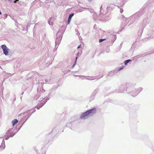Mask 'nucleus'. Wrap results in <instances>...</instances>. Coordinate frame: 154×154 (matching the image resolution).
<instances>
[{
	"instance_id": "4468645a",
	"label": "nucleus",
	"mask_w": 154,
	"mask_h": 154,
	"mask_svg": "<svg viewBox=\"0 0 154 154\" xmlns=\"http://www.w3.org/2000/svg\"><path fill=\"white\" fill-rule=\"evenodd\" d=\"M75 63H74V64L73 66L75 65Z\"/></svg>"
},
{
	"instance_id": "ddd939ff",
	"label": "nucleus",
	"mask_w": 154,
	"mask_h": 154,
	"mask_svg": "<svg viewBox=\"0 0 154 154\" xmlns=\"http://www.w3.org/2000/svg\"><path fill=\"white\" fill-rule=\"evenodd\" d=\"M36 108H37L38 109H39V108H38V107H36Z\"/></svg>"
},
{
	"instance_id": "9b49d317",
	"label": "nucleus",
	"mask_w": 154,
	"mask_h": 154,
	"mask_svg": "<svg viewBox=\"0 0 154 154\" xmlns=\"http://www.w3.org/2000/svg\"><path fill=\"white\" fill-rule=\"evenodd\" d=\"M77 57H76V58H75V62L76 61V60H77Z\"/></svg>"
},
{
	"instance_id": "423d86ee",
	"label": "nucleus",
	"mask_w": 154,
	"mask_h": 154,
	"mask_svg": "<svg viewBox=\"0 0 154 154\" xmlns=\"http://www.w3.org/2000/svg\"><path fill=\"white\" fill-rule=\"evenodd\" d=\"M106 39H105H105H100L99 40V42H103V41H105Z\"/></svg>"
},
{
	"instance_id": "f8f14e48",
	"label": "nucleus",
	"mask_w": 154,
	"mask_h": 154,
	"mask_svg": "<svg viewBox=\"0 0 154 154\" xmlns=\"http://www.w3.org/2000/svg\"><path fill=\"white\" fill-rule=\"evenodd\" d=\"M0 15L2 14V13H1V12L0 11Z\"/></svg>"
},
{
	"instance_id": "9d476101",
	"label": "nucleus",
	"mask_w": 154,
	"mask_h": 154,
	"mask_svg": "<svg viewBox=\"0 0 154 154\" xmlns=\"http://www.w3.org/2000/svg\"><path fill=\"white\" fill-rule=\"evenodd\" d=\"M3 146H5V145H3ZM2 146L4 148L5 147V146H2L1 145L0 146V147H1Z\"/></svg>"
},
{
	"instance_id": "f257e3e1",
	"label": "nucleus",
	"mask_w": 154,
	"mask_h": 154,
	"mask_svg": "<svg viewBox=\"0 0 154 154\" xmlns=\"http://www.w3.org/2000/svg\"><path fill=\"white\" fill-rule=\"evenodd\" d=\"M96 112V108L91 109L87 111L82 113L80 116L81 119H85L87 118L88 116L90 114H94Z\"/></svg>"
},
{
	"instance_id": "6e6552de",
	"label": "nucleus",
	"mask_w": 154,
	"mask_h": 154,
	"mask_svg": "<svg viewBox=\"0 0 154 154\" xmlns=\"http://www.w3.org/2000/svg\"><path fill=\"white\" fill-rule=\"evenodd\" d=\"M120 12L122 13L123 12V10L122 9H120Z\"/></svg>"
},
{
	"instance_id": "1a4fd4ad",
	"label": "nucleus",
	"mask_w": 154,
	"mask_h": 154,
	"mask_svg": "<svg viewBox=\"0 0 154 154\" xmlns=\"http://www.w3.org/2000/svg\"><path fill=\"white\" fill-rule=\"evenodd\" d=\"M19 0H15L14 1V3H16V1H18Z\"/></svg>"
},
{
	"instance_id": "2eb2a0df",
	"label": "nucleus",
	"mask_w": 154,
	"mask_h": 154,
	"mask_svg": "<svg viewBox=\"0 0 154 154\" xmlns=\"http://www.w3.org/2000/svg\"><path fill=\"white\" fill-rule=\"evenodd\" d=\"M75 63H74V64L73 66L75 65Z\"/></svg>"
},
{
	"instance_id": "f03ea898",
	"label": "nucleus",
	"mask_w": 154,
	"mask_h": 154,
	"mask_svg": "<svg viewBox=\"0 0 154 154\" xmlns=\"http://www.w3.org/2000/svg\"><path fill=\"white\" fill-rule=\"evenodd\" d=\"M1 47L3 49L4 54L5 55H8V48L4 45H2L1 46Z\"/></svg>"
},
{
	"instance_id": "7ed1b4c3",
	"label": "nucleus",
	"mask_w": 154,
	"mask_h": 154,
	"mask_svg": "<svg viewBox=\"0 0 154 154\" xmlns=\"http://www.w3.org/2000/svg\"><path fill=\"white\" fill-rule=\"evenodd\" d=\"M18 122V120L17 119H15L12 121V123L13 126H14Z\"/></svg>"
},
{
	"instance_id": "39448f33",
	"label": "nucleus",
	"mask_w": 154,
	"mask_h": 154,
	"mask_svg": "<svg viewBox=\"0 0 154 154\" xmlns=\"http://www.w3.org/2000/svg\"><path fill=\"white\" fill-rule=\"evenodd\" d=\"M131 61V60H125L124 61V63L125 65H127L128 63L129 62Z\"/></svg>"
},
{
	"instance_id": "20e7f679",
	"label": "nucleus",
	"mask_w": 154,
	"mask_h": 154,
	"mask_svg": "<svg viewBox=\"0 0 154 154\" xmlns=\"http://www.w3.org/2000/svg\"><path fill=\"white\" fill-rule=\"evenodd\" d=\"M74 15V13H72L69 16V18L68 19V24H69V22H70L71 20V19L72 17Z\"/></svg>"
},
{
	"instance_id": "0eeeda50",
	"label": "nucleus",
	"mask_w": 154,
	"mask_h": 154,
	"mask_svg": "<svg viewBox=\"0 0 154 154\" xmlns=\"http://www.w3.org/2000/svg\"><path fill=\"white\" fill-rule=\"evenodd\" d=\"M81 45H79L78 47H77V48H81Z\"/></svg>"
}]
</instances>
